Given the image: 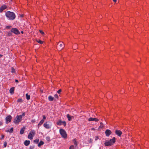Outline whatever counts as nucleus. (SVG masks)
I'll list each match as a JSON object with an SVG mask.
<instances>
[{
  "label": "nucleus",
  "mask_w": 149,
  "mask_h": 149,
  "mask_svg": "<svg viewBox=\"0 0 149 149\" xmlns=\"http://www.w3.org/2000/svg\"><path fill=\"white\" fill-rule=\"evenodd\" d=\"M7 143L6 142H5L4 143V146L5 147H6L7 146Z\"/></svg>",
  "instance_id": "38"
},
{
  "label": "nucleus",
  "mask_w": 149,
  "mask_h": 149,
  "mask_svg": "<svg viewBox=\"0 0 149 149\" xmlns=\"http://www.w3.org/2000/svg\"><path fill=\"white\" fill-rule=\"evenodd\" d=\"M23 101V100L21 98L18 99L17 101V102L20 103H22Z\"/></svg>",
  "instance_id": "24"
},
{
  "label": "nucleus",
  "mask_w": 149,
  "mask_h": 149,
  "mask_svg": "<svg viewBox=\"0 0 149 149\" xmlns=\"http://www.w3.org/2000/svg\"><path fill=\"white\" fill-rule=\"evenodd\" d=\"M34 146H30L29 148V149H34Z\"/></svg>",
  "instance_id": "31"
},
{
  "label": "nucleus",
  "mask_w": 149,
  "mask_h": 149,
  "mask_svg": "<svg viewBox=\"0 0 149 149\" xmlns=\"http://www.w3.org/2000/svg\"><path fill=\"white\" fill-rule=\"evenodd\" d=\"M42 117H43V118L42 120H44H44H45L46 118V117H45V116L43 115L42 116Z\"/></svg>",
  "instance_id": "34"
},
{
  "label": "nucleus",
  "mask_w": 149,
  "mask_h": 149,
  "mask_svg": "<svg viewBox=\"0 0 149 149\" xmlns=\"http://www.w3.org/2000/svg\"><path fill=\"white\" fill-rule=\"evenodd\" d=\"M6 132H10V130H7L6 131Z\"/></svg>",
  "instance_id": "44"
},
{
  "label": "nucleus",
  "mask_w": 149,
  "mask_h": 149,
  "mask_svg": "<svg viewBox=\"0 0 149 149\" xmlns=\"http://www.w3.org/2000/svg\"><path fill=\"white\" fill-rule=\"evenodd\" d=\"M2 56H3V55H2L0 54V58H1Z\"/></svg>",
  "instance_id": "47"
},
{
  "label": "nucleus",
  "mask_w": 149,
  "mask_h": 149,
  "mask_svg": "<svg viewBox=\"0 0 149 149\" xmlns=\"http://www.w3.org/2000/svg\"><path fill=\"white\" fill-rule=\"evenodd\" d=\"M10 130V133H11L12 132L13 130V127H11L10 129L9 130Z\"/></svg>",
  "instance_id": "30"
},
{
  "label": "nucleus",
  "mask_w": 149,
  "mask_h": 149,
  "mask_svg": "<svg viewBox=\"0 0 149 149\" xmlns=\"http://www.w3.org/2000/svg\"><path fill=\"white\" fill-rule=\"evenodd\" d=\"M54 97L56 98H58V95L57 94H55L54 95Z\"/></svg>",
  "instance_id": "37"
},
{
  "label": "nucleus",
  "mask_w": 149,
  "mask_h": 149,
  "mask_svg": "<svg viewBox=\"0 0 149 149\" xmlns=\"http://www.w3.org/2000/svg\"><path fill=\"white\" fill-rule=\"evenodd\" d=\"M11 32L17 35L20 33V32L16 28H12L11 29Z\"/></svg>",
  "instance_id": "7"
},
{
  "label": "nucleus",
  "mask_w": 149,
  "mask_h": 149,
  "mask_svg": "<svg viewBox=\"0 0 149 149\" xmlns=\"http://www.w3.org/2000/svg\"><path fill=\"white\" fill-rule=\"evenodd\" d=\"M5 15L6 17L9 20H12L15 18V14L13 12L8 11L6 13Z\"/></svg>",
  "instance_id": "1"
},
{
  "label": "nucleus",
  "mask_w": 149,
  "mask_h": 149,
  "mask_svg": "<svg viewBox=\"0 0 149 149\" xmlns=\"http://www.w3.org/2000/svg\"><path fill=\"white\" fill-rule=\"evenodd\" d=\"M12 117L10 115L7 116L6 118V123L8 124V123L10 122Z\"/></svg>",
  "instance_id": "9"
},
{
  "label": "nucleus",
  "mask_w": 149,
  "mask_h": 149,
  "mask_svg": "<svg viewBox=\"0 0 149 149\" xmlns=\"http://www.w3.org/2000/svg\"><path fill=\"white\" fill-rule=\"evenodd\" d=\"M7 8V6L5 5H3L0 7V13H1L3 10Z\"/></svg>",
  "instance_id": "13"
},
{
  "label": "nucleus",
  "mask_w": 149,
  "mask_h": 149,
  "mask_svg": "<svg viewBox=\"0 0 149 149\" xmlns=\"http://www.w3.org/2000/svg\"><path fill=\"white\" fill-rule=\"evenodd\" d=\"M115 134L119 136H120L122 133L120 130H116L115 131Z\"/></svg>",
  "instance_id": "11"
},
{
  "label": "nucleus",
  "mask_w": 149,
  "mask_h": 149,
  "mask_svg": "<svg viewBox=\"0 0 149 149\" xmlns=\"http://www.w3.org/2000/svg\"><path fill=\"white\" fill-rule=\"evenodd\" d=\"M11 27V26L9 25V26H6V27L7 29H9Z\"/></svg>",
  "instance_id": "35"
},
{
  "label": "nucleus",
  "mask_w": 149,
  "mask_h": 149,
  "mask_svg": "<svg viewBox=\"0 0 149 149\" xmlns=\"http://www.w3.org/2000/svg\"><path fill=\"white\" fill-rule=\"evenodd\" d=\"M74 45L75 46H76V47H77V45Z\"/></svg>",
  "instance_id": "50"
},
{
  "label": "nucleus",
  "mask_w": 149,
  "mask_h": 149,
  "mask_svg": "<svg viewBox=\"0 0 149 149\" xmlns=\"http://www.w3.org/2000/svg\"><path fill=\"white\" fill-rule=\"evenodd\" d=\"M61 89H60L57 91V93L58 94H60L61 92Z\"/></svg>",
  "instance_id": "36"
},
{
  "label": "nucleus",
  "mask_w": 149,
  "mask_h": 149,
  "mask_svg": "<svg viewBox=\"0 0 149 149\" xmlns=\"http://www.w3.org/2000/svg\"><path fill=\"white\" fill-rule=\"evenodd\" d=\"M100 126H99V128H102L103 127V123H100Z\"/></svg>",
  "instance_id": "29"
},
{
  "label": "nucleus",
  "mask_w": 149,
  "mask_h": 149,
  "mask_svg": "<svg viewBox=\"0 0 149 149\" xmlns=\"http://www.w3.org/2000/svg\"><path fill=\"white\" fill-rule=\"evenodd\" d=\"M35 134V131L33 130H31L28 136V138L31 140L33 139V137L34 136Z\"/></svg>",
  "instance_id": "4"
},
{
  "label": "nucleus",
  "mask_w": 149,
  "mask_h": 149,
  "mask_svg": "<svg viewBox=\"0 0 149 149\" xmlns=\"http://www.w3.org/2000/svg\"><path fill=\"white\" fill-rule=\"evenodd\" d=\"M93 140L92 139H90L88 141V142L90 143H91L92 142Z\"/></svg>",
  "instance_id": "39"
},
{
  "label": "nucleus",
  "mask_w": 149,
  "mask_h": 149,
  "mask_svg": "<svg viewBox=\"0 0 149 149\" xmlns=\"http://www.w3.org/2000/svg\"><path fill=\"white\" fill-rule=\"evenodd\" d=\"M48 99L49 101H52L54 100V98L51 95H49L48 97Z\"/></svg>",
  "instance_id": "18"
},
{
  "label": "nucleus",
  "mask_w": 149,
  "mask_h": 149,
  "mask_svg": "<svg viewBox=\"0 0 149 149\" xmlns=\"http://www.w3.org/2000/svg\"><path fill=\"white\" fill-rule=\"evenodd\" d=\"M112 133L111 130L109 129H107L105 132V134L107 136H109Z\"/></svg>",
  "instance_id": "10"
},
{
  "label": "nucleus",
  "mask_w": 149,
  "mask_h": 149,
  "mask_svg": "<svg viewBox=\"0 0 149 149\" xmlns=\"http://www.w3.org/2000/svg\"><path fill=\"white\" fill-rule=\"evenodd\" d=\"M10 93L12 94H13L14 91V87H12L10 89Z\"/></svg>",
  "instance_id": "17"
},
{
  "label": "nucleus",
  "mask_w": 149,
  "mask_h": 149,
  "mask_svg": "<svg viewBox=\"0 0 149 149\" xmlns=\"http://www.w3.org/2000/svg\"><path fill=\"white\" fill-rule=\"evenodd\" d=\"M104 145L105 146H111V143H110L109 141H106L104 143Z\"/></svg>",
  "instance_id": "20"
},
{
  "label": "nucleus",
  "mask_w": 149,
  "mask_h": 149,
  "mask_svg": "<svg viewBox=\"0 0 149 149\" xmlns=\"http://www.w3.org/2000/svg\"><path fill=\"white\" fill-rule=\"evenodd\" d=\"M109 141L111 143V145H113V144L116 142V138L115 137H113L112 139H110Z\"/></svg>",
  "instance_id": "14"
},
{
  "label": "nucleus",
  "mask_w": 149,
  "mask_h": 149,
  "mask_svg": "<svg viewBox=\"0 0 149 149\" xmlns=\"http://www.w3.org/2000/svg\"><path fill=\"white\" fill-rule=\"evenodd\" d=\"M39 141V139H36L34 141V142L36 143H38Z\"/></svg>",
  "instance_id": "26"
},
{
  "label": "nucleus",
  "mask_w": 149,
  "mask_h": 149,
  "mask_svg": "<svg viewBox=\"0 0 149 149\" xmlns=\"http://www.w3.org/2000/svg\"><path fill=\"white\" fill-rule=\"evenodd\" d=\"M88 120L89 121H95V122H97L99 121V120L96 118H92L90 117L88 119Z\"/></svg>",
  "instance_id": "12"
},
{
  "label": "nucleus",
  "mask_w": 149,
  "mask_h": 149,
  "mask_svg": "<svg viewBox=\"0 0 149 149\" xmlns=\"http://www.w3.org/2000/svg\"><path fill=\"white\" fill-rule=\"evenodd\" d=\"M74 144H76V145H77V142L76 141H75V142H74Z\"/></svg>",
  "instance_id": "48"
},
{
  "label": "nucleus",
  "mask_w": 149,
  "mask_h": 149,
  "mask_svg": "<svg viewBox=\"0 0 149 149\" xmlns=\"http://www.w3.org/2000/svg\"><path fill=\"white\" fill-rule=\"evenodd\" d=\"M74 146L73 145L71 146H70L69 149H74Z\"/></svg>",
  "instance_id": "32"
},
{
  "label": "nucleus",
  "mask_w": 149,
  "mask_h": 149,
  "mask_svg": "<svg viewBox=\"0 0 149 149\" xmlns=\"http://www.w3.org/2000/svg\"><path fill=\"white\" fill-rule=\"evenodd\" d=\"M25 127H22L20 131V134H24V132L25 131Z\"/></svg>",
  "instance_id": "16"
},
{
  "label": "nucleus",
  "mask_w": 149,
  "mask_h": 149,
  "mask_svg": "<svg viewBox=\"0 0 149 149\" xmlns=\"http://www.w3.org/2000/svg\"><path fill=\"white\" fill-rule=\"evenodd\" d=\"M12 35V32L10 31H9L7 35L8 36H11Z\"/></svg>",
  "instance_id": "27"
},
{
  "label": "nucleus",
  "mask_w": 149,
  "mask_h": 149,
  "mask_svg": "<svg viewBox=\"0 0 149 149\" xmlns=\"http://www.w3.org/2000/svg\"><path fill=\"white\" fill-rule=\"evenodd\" d=\"M44 143L43 141H41L38 144V147H40L41 145H43Z\"/></svg>",
  "instance_id": "21"
},
{
  "label": "nucleus",
  "mask_w": 149,
  "mask_h": 149,
  "mask_svg": "<svg viewBox=\"0 0 149 149\" xmlns=\"http://www.w3.org/2000/svg\"><path fill=\"white\" fill-rule=\"evenodd\" d=\"M31 122L33 123H34L35 122V121L34 120H31Z\"/></svg>",
  "instance_id": "42"
},
{
  "label": "nucleus",
  "mask_w": 149,
  "mask_h": 149,
  "mask_svg": "<svg viewBox=\"0 0 149 149\" xmlns=\"http://www.w3.org/2000/svg\"><path fill=\"white\" fill-rule=\"evenodd\" d=\"M44 126L47 129L50 128L52 126V123L50 122H47L43 124Z\"/></svg>",
  "instance_id": "6"
},
{
  "label": "nucleus",
  "mask_w": 149,
  "mask_h": 149,
  "mask_svg": "<svg viewBox=\"0 0 149 149\" xmlns=\"http://www.w3.org/2000/svg\"><path fill=\"white\" fill-rule=\"evenodd\" d=\"M2 123L0 121V125H2Z\"/></svg>",
  "instance_id": "46"
},
{
  "label": "nucleus",
  "mask_w": 149,
  "mask_h": 149,
  "mask_svg": "<svg viewBox=\"0 0 149 149\" xmlns=\"http://www.w3.org/2000/svg\"><path fill=\"white\" fill-rule=\"evenodd\" d=\"M44 122V120H41L38 125V127H39L41 125H42L43 123Z\"/></svg>",
  "instance_id": "22"
},
{
  "label": "nucleus",
  "mask_w": 149,
  "mask_h": 149,
  "mask_svg": "<svg viewBox=\"0 0 149 149\" xmlns=\"http://www.w3.org/2000/svg\"><path fill=\"white\" fill-rule=\"evenodd\" d=\"M30 141L29 140H25L24 142V144L26 146H28L30 143Z\"/></svg>",
  "instance_id": "15"
},
{
  "label": "nucleus",
  "mask_w": 149,
  "mask_h": 149,
  "mask_svg": "<svg viewBox=\"0 0 149 149\" xmlns=\"http://www.w3.org/2000/svg\"><path fill=\"white\" fill-rule=\"evenodd\" d=\"M15 72L14 68L13 67H11V72L12 73H15Z\"/></svg>",
  "instance_id": "28"
},
{
  "label": "nucleus",
  "mask_w": 149,
  "mask_h": 149,
  "mask_svg": "<svg viewBox=\"0 0 149 149\" xmlns=\"http://www.w3.org/2000/svg\"><path fill=\"white\" fill-rule=\"evenodd\" d=\"M99 138H98V137L97 136H96V138L95 139V140H97Z\"/></svg>",
  "instance_id": "40"
},
{
  "label": "nucleus",
  "mask_w": 149,
  "mask_h": 149,
  "mask_svg": "<svg viewBox=\"0 0 149 149\" xmlns=\"http://www.w3.org/2000/svg\"><path fill=\"white\" fill-rule=\"evenodd\" d=\"M25 115V113L23 112L22 115L17 116L14 120V123L15 124H18L22 120V116H24Z\"/></svg>",
  "instance_id": "2"
},
{
  "label": "nucleus",
  "mask_w": 149,
  "mask_h": 149,
  "mask_svg": "<svg viewBox=\"0 0 149 149\" xmlns=\"http://www.w3.org/2000/svg\"><path fill=\"white\" fill-rule=\"evenodd\" d=\"M64 44L63 42H61L58 44L57 48L60 51L64 47Z\"/></svg>",
  "instance_id": "5"
},
{
  "label": "nucleus",
  "mask_w": 149,
  "mask_h": 149,
  "mask_svg": "<svg viewBox=\"0 0 149 149\" xmlns=\"http://www.w3.org/2000/svg\"><path fill=\"white\" fill-rule=\"evenodd\" d=\"M3 137H4V136H3V137H2V138L1 139L3 138Z\"/></svg>",
  "instance_id": "51"
},
{
  "label": "nucleus",
  "mask_w": 149,
  "mask_h": 149,
  "mask_svg": "<svg viewBox=\"0 0 149 149\" xmlns=\"http://www.w3.org/2000/svg\"><path fill=\"white\" fill-rule=\"evenodd\" d=\"M39 31L40 33H41L42 35H44L45 34L44 33L42 30H39Z\"/></svg>",
  "instance_id": "33"
},
{
  "label": "nucleus",
  "mask_w": 149,
  "mask_h": 149,
  "mask_svg": "<svg viewBox=\"0 0 149 149\" xmlns=\"http://www.w3.org/2000/svg\"><path fill=\"white\" fill-rule=\"evenodd\" d=\"M46 139L47 140H49V137H47L46 138Z\"/></svg>",
  "instance_id": "41"
},
{
  "label": "nucleus",
  "mask_w": 149,
  "mask_h": 149,
  "mask_svg": "<svg viewBox=\"0 0 149 149\" xmlns=\"http://www.w3.org/2000/svg\"><path fill=\"white\" fill-rule=\"evenodd\" d=\"M36 41L40 44H42L43 43V41L40 40H36Z\"/></svg>",
  "instance_id": "25"
},
{
  "label": "nucleus",
  "mask_w": 149,
  "mask_h": 149,
  "mask_svg": "<svg viewBox=\"0 0 149 149\" xmlns=\"http://www.w3.org/2000/svg\"><path fill=\"white\" fill-rule=\"evenodd\" d=\"M15 81L16 82H18V81L17 79H15Z\"/></svg>",
  "instance_id": "43"
},
{
  "label": "nucleus",
  "mask_w": 149,
  "mask_h": 149,
  "mask_svg": "<svg viewBox=\"0 0 149 149\" xmlns=\"http://www.w3.org/2000/svg\"><path fill=\"white\" fill-rule=\"evenodd\" d=\"M59 132L63 138H65L67 137V134L65 131L63 129H60L59 130Z\"/></svg>",
  "instance_id": "3"
},
{
  "label": "nucleus",
  "mask_w": 149,
  "mask_h": 149,
  "mask_svg": "<svg viewBox=\"0 0 149 149\" xmlns=\"http://www.w3.org/2000/svg\"><path fill=\"white\" fill-rule=\"evenodd\" d=\"M21 33L22 34H23L24 32H23V31H21Z\"/></svg>",
  "instance_id": "49"
},
{
  "label": "nucleus",
  "mask_w": 149,
  "mask_h": 149,
  "mask_svg": "<svg viewBox=\"0 0 149 149\" xmlns=\"http://www.w3.org/2000/svg\"><path fill=\"white\" fill-rule=\"evenodd\" d=\"M57 124L59 125L63 124L64 126H65L66 125V123L65 121H62L61 120H60L57 122Z\"/></svg>",
  "instance_id": "8"
},
{
  "label": "nucleus",
  "mask_w": 149,
  "mask_h": 149,
  "mask_svg": "<svg viewBox=\"0 0 149 149\" xmlns=\"http://www.w3.org/2000/svg\"><path fill=\"white\" fill-rule=\"evenodd\" d=\"M113 1L114 2H116L117 0H113Z\"/></svg>",
  "instance_id": "45"
},
{
  "label": "nucleus",
  "mask_w": 149,
  "mask_h": 149,
  "mask_svg": "<svg viewBox=\"0 0 149 149\" xmlns=\"http://www.w3.org/2000/svg\"><path fill=\"white\" fill-rule=\"evenodd\" d=\"M67 117L68 119V120L69 121H70L72 118L73 117V116H70L69 114H68L67 115Z\"/></svg>",
  "instance_id": "19"
},
{
  "label": "nucleus",
  "mask_w": 149,
  "mask_h": 149,
  "mask_svg": "<svg viewBox=\"0 0 149 149\" xmlns=\"http://www.w3.org/2000/svg\"><path fill=\"white\" fill-rule=\"evenodd\" d=\"M26 96L27 100H29L30 99V95H29L28 93H26Z\"/></svg>",
  "instance_id": "23"
}]
</instances>
